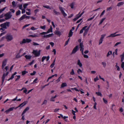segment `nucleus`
<instances>
[{
  "mask_svg": "<svg viewBox=\"0 0 124 124\" xmlns=\"http://www.w3.org/2000/svg\"><path fill=\"white\" fill-rule=\"evenodd\" d=\"M38 79L36 78L33 81V82L31 83V84H34L35 83H36L37 82H36L38 80Z\"/></svg>",
  "mask_w": 124,
  "mask_h": 124,
  "instance_id": "nucleus-42",
  "label": "nucleus"
},
{
  "mask_svg": "<svg viewBox=\"0 0 124 124\" xmlns=\"http://www.w3.org/2000/svg\"><path fill=\"white\" fill-rule=\"evenodd\" d=\"M21 13V12L20 10H18L17 11L16 13V16H18L20 15Z\"/></svg>",
  "mask_w": 124,
  "mask_h": 124,
  "instance_id": "nucleus-37",
  "label": "nucleus"
},
{
  "mask_svg": "<svg viewBox=\"0 0 124 124\" xmlns=\"http://www.w3.org/2000/svg\"><path fill=\"white\" fill-rule=\"evenodd\" d=\"M8 61L7 59H4L2 61V65L1 66L2 69L3 70H4V67L6 66Z\"/></svg>",
  "mask_w": 124,
  "mask_h": 124,
  "instance_id": "nucleus-9",
  "label": "nucleus"
},
{
  "mask_svg": "<svg viewBox=\"0 0 124 124\" xmlns=\"http://www.w3.org/2000/svg\"><path fill=\"white\" fill-rule=\"evenodd\" d=\"M80 12L78 14H77L76 16V17L77 18V19H78L79 18L81 17V16L80 15Z\"/></svg>",
  "mask_w": 124,
  "mask_h": 124,
  "instance_id": "nucleus-41",
  "label": "nucleus"
},
{
  "mask_svg": "<svg viewBox=\"0 0 124 124\" xmlns=\"http://www.w3.org/2000/svg\"><path fill=\"white\" fill-rule=\"evenodd\" d=\"M18 7H19V9H20L22 10V9H23L22 5V4H21V5H19Z\"/></svg>",
  "mask_w": 124,
  "mask_h": 124,
  "instance_id": "nucleus-57",
  "label": "nucleus"
},
{
  "mask_svg": "<svg viewBox=\"0 0 124 124\" xmlns=\"http://www.w3.org/2000/svg\"><path fill=\"white\" fill-rule=\"evenodd\" d=\"M5 38L8 42L10 41L13 39V36L10 34H8L6 35Z\"/></svg>",
  "mask_w": 124,
  "mask_h": 124,
  "instance_id": "nucleus-5",
  "label": "nucleus"
},
{
  "mask_svg": "<svg viewBox=\"0 0 124 124\" xmlns=\"http://www.w3.org/2000/svg\"><path fill=\"white\" fill-rule=\"evenodd\" d=\"M34 60H32L31 62L29 63L28 65H32L34 63Z\"/></svg>",
  "mask_w": 124,
  "mask_h": 124,
  "instance_id": "nucleus-53",
  "label": "nucleus"
},
{
  "mask_svg": "<svg viewBox=\"0 0 124 124\" xmlns=\"http://www.w3.org/2000/svg\"><path fill=\"white\" fill-rule=\"evenodd\" d=\"M67 84L65 82L62 83L61 85L60 88H62L64 87L67 86Z\"/></svg>",
  "mask_w": 124,
  "mask_h": 124,
  "instance_id": "nucleus-18",
  "label": "nucleus"
},
{
  "mask_svg": "<svg viewBox=\"0 0 124 124\" xmlns=\"http://www.w3.org/2000/svg\"><path fill=\"white\" fill-rule=\"evenodd\" d=\"M78 50V46H76L73 49L72 52V54H74Z\"/></svg>",
  "mask_w": 124,
  "mask_h": 124,
  "instance_id": "nucleus-11",
  "label": "nucleus"
},
{
  "mask_svg": "<svg viewBox=\"0 0 124 124\" xmlns=\"http://www.w3.org/2000/svg\"><path fill=\"white\" fill-rule=\"evenodd\" d=\"M8 72H7L6 73L4 74H3V75L2 77V84H3V83L4 82V79H5V77L6 76L8 75Z\"/></svg>",
  "mask_w": 124,
  "mask_h": 124,
  "instance_id": "nucleus-12",
  "label": "nucleus"
},
{
  "mask_svg": "<svg viewBox=\"0 0 124 124\" xmlns=\"http://www.w3.org/2000/svg\"><path fill=\"white\" fill-rule=\"evenodd\" d=\"M46 26L45 25L43 26H40V28L43 30H45L46 29Z\"/></svg>",
  "mask_w": 124,
  "mask_h": 124,
  "instance_id": "nucleus-40",
  "label": "nucleus"
},
{
  "mask_svg": "<svg viewBox=\"0 0 124 124\" xmlns=\"http://www.w3.org/2000/svg\"><path fill=\"white\" fill-rule=\"evenodd\" d=\"M121 43L120 42H118L116 43L114 46V47L117 46L118 45L121 44Z\"/></svg>",
  "mask_w": 124,
  "mask_h": 124,
  "instance_id": "nucleus-60",
  "label": "nucleus"
},
{
  "mask_svg": "<svg viewBox=\"0 0 124 124\" xmlns=\"http://www.w3.org/2000/svg\"><path fill=\"white\" fill-rule=\"evenodd\" d=\"M95 16V15L93 16V17H91V18H90L88 19H87V21H89L91 20H92L94 18V17Z\"/></svg>",
  "mask_w": 124,
  "mask_h": 124,
  "instance_id": "nucleus-49",
  "label": "nucleus"
},
{
  "mask_svg": "<svg viewBox=\"0 0 124 124\" xmlns=\"http://www.w3.org/2000/svg\"><path fill=\"white\" fill-rule=\"evenodd\" d=\"M55 34H56L58 36H60L62 34L61 32L58 31L56 30L54 32Z\"/></svg>",
  "mask_w": 124,
  "mask_h": 124,
  "instance_id": "nucleus-19",
  "label": "nucleus"
},
{
  "mask_svg": "<svg viewBox=\"0 0 124 124\" xmlns=\"http://www.w3.org/2000/svg\"><path fill=\"white\" fill-rule=\"evenodd\" d=\"M32 56L31 55H25L24 57L27 60H29L31 59Z\"/></svg>",
  "mask_w": 124,
  "mask_h": 124,
  "instance_id": "nucleus-14",
  "label": "nucleus"
},
{
  "mask_svg": "<svg viewBox=\"0 0 124 124\" xmlns=\"http://www.w3.org/2000/svg\"><path fill=\"white\" fill-rule=\"evenodd\" d=\"M112 54V52L111 51H109L106 54V57L107 58H109L110 56Z\"/></svg>",
  "mask_w": 124,
  "mask_h": 124,
  "instance_id": "nucleus-16",
  "label": "nucleus"
},
{
  "mask_svg": "<svg viewBox=\"0 0 124 124\" xmlns=\"http://www.w3.org/2000/svg\"><path fill=\"white\" fill-rule=\"evenodd\" d=\"M96 93L97 94L98 96H102V95L101 93L100 92H96Z\"/></svg>",
  "mask_w": 124,
  "mask_h": 124,
  "instance_id": "nucleus-48",
  "label": "nucleus"
},
{
  "mask_svg": "<svg viewBox=\"0 0 124 124\" xmlns=\"http://www.w3.org/2000/svg\"><path fill=\"white\" fill-rule=\"evenodd\" d=\"M106 34H104L101 35V37L99 41V45H100L102 43L104 37L106 36Z\"/></svg>",
  "mask_w": 124,
  "mask_h": 124,
  "instance_id": "nucleus-7",
  "label": "nucleus"
},
{
  "mask_svg": "<svg viewBox=\"0 0 124 124\" xmlns=\"http://www.w3.org/2000/svg\"><path fill=\"white\" fill-rule=\"evenodd\" d=\"M77 72L78 74H79L80 73H82V71L80 69H78L77 70Z\"/></svg>",
  "mask_w": 124,
  "mask_h": 124,
  "instance_id": "nucleus-34",
  "label": "nucleus"
},
{
  "mask_svg": "<svg viewBox=\"0 0 124 124\" xmlns=\"http://www.w3.org/2000/svg\"><path fill=\"white\" fill-rule=\"evenodd\" d=\"M77 64L78 65L79 67H82V64L80 60L79 59H78V61Z\"/></svg>",
  "mask_w": 124,
  "mask_h": 124,
  "instance_id": "nucleus-22",
  "label": "nucleus"
},
{
  "mask_svg": "<svg viewBox=\"0 0 124 124\" xmlns=\"http://www.w3.org/2000/svg\"><path fill=\"white\" fill-rule=\"evenodd\" d=\"M6 7H5L2 9H0V14L3 11L5 10Z\"/></svg>",
  "mask_w": 124,
  "mask_h": 124,
  "instance_id": "nucleus-47",
  "label": "nucleus"
},
{
  "mask_svg": "<svg viewBox=\"0 0 124 124\" xmlns=\"http://www.w3.org/2000/svg\"><path fill=\"white\" fill-rule=\"evenodd\" d=\"M75 4L74 2H72V3L70 4V7L71 8L73 9L74 8V6Z\"/></svg>",
  "mask_w": 124,
  "mask_h": 124,
  "instance_id": "nucleus-31",
  "label": "nucleus"
},
{
  "mask_svg": "<svg viewBox=\"0 0 124 124\" xmlns=\"http://www.w3.org/2000/svg\"><path fill=\"white\" fill-rule=\"evenodd\" d=\"M116 68L117 70L118 71H120V68L117 65H116Z\"/></svg>",
  "mask_w": 124,
  "mask_h": 124,
  "instance_id": "nucleus-62",
  "label": "nucleus"
},
{
  "mask_svg": "<svg viewBox=\"0 0 124 124\" xmlns=\"http://www.w3.org/2000/svg\"><path fill=\"white\" fill-rule=\"evenodd\" d=\"M73 32H72L70 31L69 33L68 37H71L73 35Z\"/></svg>",
  "mask_w": 124,
  "mask_h": 124,
  "instance_id": "nucleus-32",
  "label": "nucleus"
},
{
  "mask_svg": "<svg viewBox=\"0 0 124 124\" xmlns=\"http://www.w3.org/2000/svg\"><path fill=\"white\" fill-rule=\"evenodd\" d=\"M4 16L5 17V19L7 20L10 19L12 17V15L11 14V12H9L5 14Z\"/></svg>",
  "mask_w": 124,
  "mask_h": 124,
  "instance_id": "nucleus-4",
  "label": "nucleus"
},
{
  "mask_svg": "<svg viewBox=\"0 0 124 124\" xmlns=\"http://www.w3.org/2000/svg\"><path fill=\"white\" fill-rule=\"evenodd\" d=\"M25 18L24 15H23L19 19L20 21H21Z\"/></svg>",
  "mask_w": 124,
  "mask_h": 124,
  "instance_id": "nucleus-28",
  "label": "nucleus"
},
{
  "mask_svg": "<svg viewBox=\"0 0 124 124\" xmlns=\"http://www.w3.org/2000/svg\"><path fill=\"white\" fill-rule=\"evenodd\" d=\"M37 29H38V28H35L33 26L31 27V30L33 31L36 30Z\"/></svg>",
  "mask_w": 124,
  "mask_h": 124,
  "instance_id": "nucleus-43",
  "label": "nucleus"
},
{
  "mask_svg": "<svg viewBox=\"0 0 124 124\" xmlns=\"http://www.w3.org/2000/svg\"><path fill=\"white\" fill-rule=\"evenodd\" d=\"M90 27V26H89L88 27H87V26H84L80 31L79 32L81 34L83 33L84 30V33L83 35L84 36H85L86 35L87 33L88 32L89 30Z\"/></svg>",
  "mask_w": 124,
  "mask_h": 124,
  "instance_id": "nucleus-1",
  "label": "nucleus"
},
{
  "mask_svg": "<svg viewBox=\"0 0 124 124\" xmlns=\"http://www.w3.org/2000/svg\"><path fill=\"white\" fill-rule=\"evenodd\" d=\"M25 18L27 19H29L30 18V16H27L25 14L24 15Z\"/></svg>",
  "mask_w": 124,
  "mask_h": 124,
  "instance_id": "nucleus-63",
  "label": "nucleus"
},
{
  "mask_svg": "<svg viewBox=\"0 0 124 124\" xmlns=\"http://www.w3.org/2000/svg\"><path fill=\"white\" fill-rule=\"evenodd\" d=\"M124 4L123 2H121L118 3L117 4V6L118 7H119L123 5Z\"/></svg>",
  "mask_w": 124,
  "mask_h": 124,
  "instance_id": "nucleus-25",
  "label": "nucleus"
},
{
  "mask_svg": "<svg viewBox=\"0 0 124 124\" xmlns=\"http://www.w3.org/2000/svg\"><path fill=\"white\" fill-rule=\"evenodd\" d=\"M99 80V79L98 78L97 76L96 78H94V80L95 82H96L97 80Z\"/></svg>",
  "mask_w": 124,
  "mask_h": 124,
  "instance_id": "nucleus-59",
  "label": "nucleus"
},
{
  "mask_svg": "<svg viewBox=\"0 0 124 124\" xmlns=\"http://www.w3.org/2000/svg\"><path fill=\"white\" fill-rule=\"evenodd\" d=\"M41 50H39V51L38 50H33L32 53L35 55V57H38L40 56Z\"/></svg>",
  "mask_w": 124,
  "mask_h": 124,
  "instance_id": "nucleus-3",
  "label": "nucleus"
},
{
  "mask_svg": "<svg viewBox=\"0 0 124 124\" xmlns=\"http://www.w3.org/2000/svg\"><path fill=\"white\" fill-rule=\"evenodd\" d=\"M82 54L83 55L84 57V58H88L89 57H88V56L87 55L84 54V52L82 53Z\"/></svg>",
  "mask_w": 124,
  "mask_h": 124,
  "instance_id": "nucleus-39",
  "label": "nucleus"
},
{
  "mask_svg": "<svg viewBox=\"0 0 124 124\" xmlns=\"http://www.w3.org/2000/svg\"><path fill=\"white\" fill-rule=\"evenodd\" d=\"M53 12L56 15H58L60 14V13L59 12L56 11L55 10H54Z\"/></svg>",
  "mask_w": 124,
  "mask_h": 124,
  "instance_id": "nucleus-45",
  "label": "nucleus"
},
{
  "mask_svg": "<svg viewBox=\"0 0 124 124\" xmlns=\"http://www.w3.org/2000/svg\"><path fill=\"white\" fill-rule=\"evenodd\" d=\"M28 102L27 101H24L23 103V104L22 107H23Z\"/></svg>",
  "mask_w": 124,
  "mask_h": 124,
  "instance_id": "nucleus-56",
  "label": "nucleus"
},
{
  "mask_svg": "<svg viewBox=\"0 0 124 124\" xmlns=\"http://www.w3.org/2000/svg\"><path fill=\"white\" fill-rule=\"evenodd\" d=\"M47 102V101L46 100H44L42 102V105H43L44 104L46 105Z\"/></svg>",
  "mask_w": 124,
  "mask_h": 124,
  "instance_id": "nucleus-38",
  "label": "nucleus"
},
{
  "mask_svg": "<svg viewBox=\"0 0 124 124\" xmlns=\"http://www.w3.org/2000/svg\"><path fill=\"white\" fill-rule=\"evenodd\" d=\"M31 39H23L22 41L20 42V44H23L26 43H29L31 41Z\"/></svg>",
  "mask_w": 124,
  "mask_h": 124,
  "instance_id": "nucleus-8",
  "label": "nucleus"
},
{
  "mask_svg": "<svg viewBox=\"0 0 124 124\" xmlns=\"http://www.w3.org/2000/svg\"><path fill=\"white\" fill-rule=\"evenodd\" d=\"M59 110H60V109H59V108H55L54 110V112H58V111H59Z\"/></svg>",
  "mask_w": 124,
  "mask_h": 124,
  "instance_id": "nucleus-54",
  "label": "nucleus"
},
{
  "mask_svg": "<svg viewBox=\"0 0 124 124\" xmlns=\"http://www.w3.org/2000/svg\"><path fill=\"white\" fill-rule=\"evenodd\" d=\"M105 12V10H104L103 12L101 13V14L100 16V17H101L104 14Z\"/></svg>",
  "mask_w": 124,
  "mask_h": 124,
  "instance_id": "nucleus-50",
  "label": "nucleus"
},
{
  "mask_svg": "<svg viewBox=\"0 0 124 124\" xmlns=\"http://www.w3.org/2000/svg\"><path fill=\"white\" fill-rule=\"evenodd\" d=\"M79 47L80 49V51H81V52L82 53L83 52V50H84V45L83 44V43H82L80 42L79 45Z\"/></svg>",
  "mask_w": 124,
  "mask_h": 124,
  "instance_id": "nucleus-10",
  "label": "nucleus"
},
{
  "mask_svg": "<svg viewBox=\"0 0 124 124\" xmlns=\"http://www.w3.org/2000/svg\"><path fill=\"white\" fill-rule=\"evenodd\" d=\"M17 96H16L15 98L11 100L12 101H20L21 100V99H17Z\"/></svg>",
  "mask_w": 124,
  "mask_h": 124,
  "instance_id": "nucleus-24",
  "label": "nucleus"
},
{
  "mask_svg": "<svg viewBox=\"0 0 124 124\" xmlns=\"http://www.w3.org/2000/svg\"><path fill=\"white\" fill-rule=\"evenodd\" d=\"M36 73V72L35 71H34L32 73H31L30 74L31 76L34 75Z\"/></svg>",
  "mask_w": 124,
  "mask_h": 124,
  "instance_id": "nucleus-64",
  "label": "nucleus"
},
{
  "mask_svg": "<svg viewBox=\"0 0 124 124\" xmlns=\"http://www.w3.org/2000/svg\"><path fill=\"white\" fill-rule=\"evenodd\" d=\"M120 57L121 58V61L122 62L124 59V56L121 54L120 55Z\"/></svg>",
  "mask_w": 124,
  "mask_h": 124,
  "instance_id": "nucleus-33",
  "label": "nucleus"
},
{
  "mask_svg": "<svg viewBox=\"0 0 124 124\" xmlns=\"http://www.w3.org/2000/svg\"><path fill=\"white\" fill-rule=\"evenodd\" d=\"M29 109V107H27L24 110V111L23 112L22 115H24V114Z\"/></svg>",
  "mask_w": 124,
  "mask_h": 124,
  "instance_id": "nucleus-21",
  "label": "nucleus"
},
{
  "mask_svg": "<svg viewBox=\"0 0 124 124\" xmlns=\"http://www.w3.org/2000/svg\"><path fill=\"white\" fill-rule=\"evenodd\" d=\"M29 37H30L32 38L35 37H37V36L36 34L34 35H31L29 36Z\"/></svg>",
  "mask_w": 124,
  "mask_h": 124,
  "instance_id": "nucleus-44",
  "label": "nucleus"
},
{
  "mask_svg": "<svg viewBox=\"0 0 124 124\" xmlns=\"http://www.w3.org/2000/svg\"><path fill=\"white\" fill-rule=\"evenodd\" d=\"M9 24L10 22H7L1 24L0 26L4 29H6L7 28V27H8L9 26Z\"/></svg>",
  "mask_w": 124,
  "mask_h": 124,
  "instance_id": "nucleus-2",
  "label": "nucleus"
},
{
  "mask_svg": "<svg viewBox=\"0 0 124 124\" xmlns=\"http://www.w3.org/2000/svg\"><path fill=\"white\" fill-rule=\"evenodd\" d=\"M102 64L104 67H105L106 66V63L105 62H102L101 63Z\"/></svg>",
  "mask_w": 124,
  "mask_h": 124,
  "instance_id": "nucleus-36",
  "label": "nucleus"
},
{
  "mask_svg": "<svg viewBox=\"0 0 124 124\" xmlns=\"http://www.w3.org/2000/svg\"><path fill=\"white\" fill-rule=\"evenodd\" d=\"M106 18H102L100 21L99 24L101 25L103 22L106 19Z\"/></svg>",
  "mask_w": 124,
  "mask_h": 124,
  "instance_id": "nucleus-27",
  "label": "nucleus"
},
{
  "mask_svg": "<svg viewBox=\"0 0 124 124\" xmlns=\"http://www.w3.org/2000/svg\"><path fill=\"white\" fill-rule=\"evenodd\" d=\"M6 31H4V32H3L2 33H1L0 34V37H1L3 35H4L5 34H6Z\"/></svg>",
  "mask_w": 124,
  "mask_h": 124,
  "instance_id": "nucleus-55",
  "label": "nucleus"
},
{
  "mask_svg": "<svg viewBox=\"0 0 124 124\" xmlns=\"http://www.w3.org/2000/svg\"><path fill=\"white\" fill-rule=\"evenodd\" d=\"M28 73V72L25 70L22 71V75H24L25 74Z\"/></svg>",
  "mask_w": 124,
  "mask_h": 124,
  "instance_id": "nucleus-46",
  "label": "nucleus"
},
{
  "mask_svg": "<svg viewBox=\"0 0 124 124\" xmlns=\"http://www.w3.org/2000/svg\"><path fill=\"white\" fill-rule=\"evenodd\" d=\"M53 35H54V34L53 33H51V34L47 35H44V38H48L50 37L53 36Z\"/></svg>",
  "mask_w": 124,
  "mask_h": 124,
  "instance_id": "nucleus-15",
  "label": "nucleus"
},
{
  "mask_svg": "<svg viewBox=\"0 0 124 124\" xmlns=\"http://www.w3.org/2000/svg\"><path fill=\"white\" fill-rule=\"evenodd\" d=\"M46 58V56H43L42 58V62H43Z\"/></svg>",
  "mask_w": 124,
  "mask_h": 124,
  "instance_id": "nucleus-51",
  "label": "nucleus"
},
{
  "mask_svg": "<svg viewBox=\"0 0 124 124\" xmlns=\"http://www.w3.org/2000/svg\"><path fill=\"white\" fill-rule=\"evenodd\" d=\"M59 8L60 11H61L64 17L66 16L67 15L64 11V10H65V9L60 6H59Z\"/></svg>",
  "mask_w": 124,
  "mask_h": 124,
  "instance_id": "nucleus-6",
  "label": "nucleus"
},
{
  "mask_svg": "<svg viewBox=\"0 0 124 124\" xmlns=\"http://www.w3.org/2000/svg\"><path fill=\"white\" fill-rule=\"evenodd\" d=\"M46 32L47 34L53 32V29L51 26H50V28L48 29Z\"/></svg>",
  "mask_w": 124,
  "mask_h": 124,
  "instance_id": "nucleus-23",
  "label": "nucleus"
},
{
  "mask_svg": "<svg viewBox=\"0 0 124 124\" xmlns=\"http://www.w3.org/2000/svg\"><path fill=\"white\" fill-rule=\"evenodd\" d=\"M17 73V72H15V73L13 74L11 77L9 79H8V81H9L10 80L12 79L14 77V76L16 75Z\"/></svg>",
  "mask_w": 124,
  "mask_h": 124,
  "instance_id": "nucleus-17",
  "label": "nucleus"
},
{
  "mask_svg": "<svg viewBox=\"0 0 124 124\" xmlns=\"http://www.w3.org/2000/svg\"><path fill=\"white\" fill-rule=\"evenodd\" d=\"M43 7L47 9H51V8L50 7V6L48 5H44Z\"/></svg>",
  "mask_w": 124,
  "mask_h": 124,
  "instance_id": "nucleus-30",
  "label": "nucleus"
},
{
  "mask_svg": "<svg viewBox=\"0 0 124 124\" xmlns=\"http://www.w3.org/2000/svg\"><path fill=\"white\" fill-rule=\"evenodd\" d=\"M29 4H29V3H26L24 4L23 5V8L25 9H26L27 8V6L28 5H29Z\"/></svg>",
  "mask_w": 124,
  "mask_h": 124,
  "instance_id": "nucleus-29",
  "label": "nucleus"
},
{
  "mask_svg": "<svg viewBox=\"0 0 124 124\" xmlns=\"http://www.w3.org/2000/svg\"><path fill=\"white\" fill-rule=\"evenodd\" d=\"M75 73L74 70L73 69H72L70 72V74L71 75H75Z\"/></svg>",
  "mask_w": 124,
  "mask_h": 124,
  "instance_id": "nucleus-26",
  "label": "nucleus"
},
{
  "mask_svg": "<svg viewBox=\"0 0 124 124\" xmlns=\"http://www.w3.org/2000/svg\"><path fill=\"white\" fill-rule=\"evenodd\" d=\"M55 59L54 60L53 63H52L50 65V66L51 68H52L54 67V66L55 65Z\"/></svg>",
  "mask_w": 124,
  "mask_h": 124,
  "instance_id": "nucleus-35",
  "label": "nucleus"
},
{
  "mask_svg": "<svg viewBox=\"0 0 124 124\" xmlns=\"http://www.w3.org/2000/svg\"><path fill=\"white\" fill-rule=\"evenodd\" d=\"M15 108H14V107L10 108L8 109V110H7L6 111H5V112L6 113H8L10 111H13L14 110V109H15Z\"/></svg>",
  "mask_w": 124,
  "mask_h": 124,
  "instance_id": "nucleus-13",
  "label": "nucleus"
},
{
  "mask_svg": "<svg viewBox=\"0 0 124 124\" xmlns=\"http://www.w3.org/2000/svg\"><path fill=\"white\" fill-rule=\"evenodd\" d=\"M117 32H116L115 33L111 34L110 35L108 36L107 37H114L116 36V34L117 33Z\"/></svg>",
  "mask_w": 124,
  "mask_h": 124,
  "instance_id": "nucleus-20",
  "label": "nucleus"
},
{
  "mask_svg": "<svg viewBox=\"0 0 124 124\" xmlns=\"http://www.w3.org/2000/svg\"><path fill=\"white\" fill-rule=\"evenodd\" d=\"M12 5L14 7H16V5L15 4V1H14L12 2Z\"/></svg>",
  "mask_w": 124,
  "mask_h": 124,
  "instance_id": "nucleus-58",
  "label": "nucleus"
},
{
  "mask_svg": "<svg viewBox=\"0 0 124 124\" xmlns=\"http://www.w3.org/2000/svg\"><path fill=\"white\" fill-rule=\"evenodd\" d=\"M16 76L17 77V78L16 79V81L17 80H18L20 78V75L19 76Z\"/></svg>",
  "mask_w": 124,
  "mask_h": 124,
  "instance_id": "nucleus-61",
  "label": "nucleus"
},
{
  "mask_svg": "<svg viewBox=\"0 0 124 124\" xmlns=\"http://www.w3.org/2000/svg\"><path fill=\"white\" fill-rule=\"evenodd\" d=\"M23 103H22L21 104H20L19 105V106L16 107V108H15V109H17V108H18L19 107H22V106H23Z\"/></svg>",
  "mask_w": 124,
  "mask_h": 124,
  "instance_id": "nucleus-52",
  "label": "nucleus"
}]
</instances>
